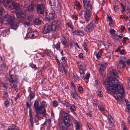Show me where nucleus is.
Here are the masks:
<instances>
[{
	"label": "nucleus",
	"instance_id": "f257e3e1",
	"mask_svg": "<svg viewBox=\"0 0 130 130\" xmlns=\"http://www.w3.org/2000/svg\"><path fill=\"white\" fill-rule=\"evenodd\" d=\"M103 84L105 86L107 93L118 94V95H117V100L122 97L124 93V89L123 86L119 83L117 80H115L112 77H109L103 82Z\"/></svg>",
	"mask_w": 130,
	"mask_h": 130
},
{
	"label": "nucleus",
	"instance_id": "f03ea898",
	"mask_svg": "<svg viewBox=\"0 0 130 130\" xmlns=\"http://www.w3.org/2000/svg\"><path fill=\"white\" fill-rule=\"evenodd\" d=\"M57 27L55 25L49 23L45 24L42 29V32L43 34L49 33L52 31H54L56 30Z\"/></svg>",
	"mask_w": 130,
	"mask_h": 130
},
{
	"label": "nucleus",
	"instance_id": "7ed1b4c3",
	"mask_svg": "<svg viewBox=\"0 0 130 130\" xmlns=\"http://www.w3.org/2000/svg\"><path fill=\"white\" fill-rule=\"evenodd\" d=\"M7 6L11 9H13L17 10H19L21 9V6L18 3H14L12 0H7Z\"/></svg>",
	"mask_w": 130,
	"mask_h": 130
},
{
	"label": "nucleus",
	"instance_id": "20e7f679",
	"mask_svg": "<svg viewBox=\"0 0 130 130\" xmlns=\"http://www.w3.org/2000/svg\"><path fill=\"white\" fill-rule=\"evenodd\" d=\"M17 17L20 22L25 25H28L30 23L25 21V14L22 11H20L16 13Z\"/></svg>",
	"mask_w": 130,
	"mask_h": 130
},
{
	"label": "nucleus",
	"instance_id": "39448f33",
	"mask_svg": "<svg viewBox=\"0 0 130 130\" xmlns=\"http://www.w3.org/2000/svg\"><path fill=\"white\" fill-rule=\"evenodd\" d=\"M38 107L39 108V110H37L36 113V117H38L39 119L42 118L43 119L42 117H40L41 115H42L43 117H45L46 116V110L45 108V105L44 104H41L40 106Z\"/></svg>",
	"mask_w": 130,
	"mask_h": 130
},
{
	"label": "nucleus",
	"instance_id": "423d86ee",
	"mask_svg": "<svg viewBox=\"0 0 130 130\" xmlns=\"http://www.w3.org/2000/svg\"><path fill=\"white\" fill-rule=\"evenodd\" d=\"M36 8L38 14L41 15L44 14L45 8L44 5L42 3L37 4L36 6Z\"/></svg>",
	"mask_w": 130,
	"mask_h": 130
},
{
	"label": "nucleus",
	"instance_id": "0eeeda50",
	"mask_svg": "<svg viewBox=\"0 0 130 130\" xmlns=\"http://www.w3.org/2000/svg\"><path fill=\"white\" fill-rule=\"evenodd\" d=\"M95 27V26L93 23V21H92L86 25L84 28L85 31L89 32L92 31Z\"/></svg>",
	"mask_w": 130,
	"mask_h": 130
},
{
	"label": "nucleus",
	"instance_id": "6e6552de",
	"mask_svg": "<svg viewBox=\"0 0 130 130\" xmlns=\"http://www.w3.org/2000/svg\"><path fill=\"white\" fill-rule=\"evenodd\" d=\"M13 18L10 15H6L3 18L2 23L5 24H10L13 21Z\"/></svg>",
	"mask_w": 130,
	"mask_h": 130
},
{
	"label": "nucleus",
	"instance_id": "1a4fd4ad",
	"mask_svg": "<svg viewBox=\"0 0 130 130\" xmlns=\"http://www.w3.org/2000/svg\"><path fill=\"white\" fill-rule=\"evenodd\" d=\"M11 71H9V74L10 77L9 79V82L10 83L13 84V86H12L11 85L10 86H11V88H12L14 89L17 87V86L15 84H14V83L17 82L18 79L17 77L15 78L13 75L11 74Z\"/></svg>",
	"mask_w": 130,
	"mask_h": 130
},
{
	"label": "nucleus",
	"instance_id": "9d476101",
	"mask_svg": "<svg viewBox=\"0 0 130 130\" xmlns=\"http://www.w3.org/2000/svg\"><path fill=\"white\" fill-rule=\"evenodd\" d=\"M46 16L47 19L48 20H52L54 18L55 15V12L54 9L51 8L49 12H46Z\"/></svg>",
	"mask_w": 130,
	"mask_h": 130
},
{
	"label": "nucleus",
	"instance_id": "9b49d317",
	"mask_svg": "<svg viewBox=\"0 0 130 130\" xmlns=\"http://www.w3.org/2000/svg\"><path fill=\"white\" fill-rule=\"evenodd\" d=\"M83 3L85 8L86 9V11L92 10V6L91 4H89L90 3L89 1L83 0Z\"/></svg>",
	"mask_w": 130,
	"mask_h": 130
},
{
	"label": "nucleus",
	"instance_id": "f8f14e48",
	"mask_svg": "<svg viewBox=\"0 0 130 130\" xmlns=\"http://www.w3.org/2000/svg\"><path fill=\"white\" fill-rule=\"evenodd\" d=\"M60 113L62 117L63 121L71 118L69 114L65 112L63 109L60 110Z\"/></svg>",
	"mask_w": 130,
	"mask_h": 130
},
{
	"label": "nucleus",
	"instance_id": "ddd939ff",
	"mask_svg": "<svg viewBox=\"0 0 130 130\" xmlns=\"http://www.w3.org/2000/svg\"><path fill=\"white\" fill-rule=\"evenodd\" d=\"M60 45V42L59 41L55 45L54 48H55L57 50L60 52V54H61L62 56H63L64 55L63 54V51L62 49H61Z\"/></svg>",
	"mask_w": 130,
	"mask_h": 130
},
{
	"label": "nucleus",
	"instance_id": "4468645a",
	"mask_svg": "<svg viewBox=\"0 0 130 130\" xmlns=\"http://www.w3.org/2000/svg\"><path fill=\"white\" fill-rule=\"evenodd\" d=\"M24 11H29V12L32 11V4L30 5L29 6L26 2L24 3Z\"/></svg>",
	"mask_w": 130,
	"mask_h": 130
},
{
	"label": "nucleus",
	"instance_id": "2eb2a0df",
	"mask_svg": "<svg viewBox=\"0 0 130 130\" xmlns=\"http://www.w3.org/2000/svg\"><path fill=\"white\" fill-rule=\"evenodd\" d=\"M91 12L92 10L86 11V12H85L84 14L85 19L87 22H89L90 21Z\"/></svg>",
	"mask_w": 130,
	"mask_h": 130
},
{
	"label": "nucleus",
	"instance_id": "dca6fc26",
	"mask_svg": "<svg viewBox=\"0 0 130 130\" xmlns=\"http://www.w3.org/2000/svg\"><path fill=\"white\" fill-rule=\"evenodd\" d=\"M105 64H100L99 65L100 68L99 70V74L103 76L104 74V71L106 69Z\"/></svg>",
	"mask_w": 130,
	"mask_h": 130
},
{
	"label": "nucleus",
	"instance_id": "f3484780",
	"mask_svg": "<svg viewBox=\"0 0 130 130\" xmlns=\"http://www.w3.org/2000/svg\"><path fill=\"white\" fill-rule=\"evenodd\" d=\"M4 28L3 27L0 28V35L5 37L6 36L7 34H9V30L6 29L3 30L2 29Z\"/></svg>",
	"mask_w": 130,
	"mask_h": 130
},
{
	"label": "nucleus",
	"instance_id": "a211bd4d",
	"mask_svg": "<svg viewBox=\"0 0 130 130\" xmlns=\"http://www.w3.org/2000/svg\"><path fill=\"white\" fill-rule=\"evenodd\" d=\"M63 122L64 125L68 127L73 125L72 123V121L71 118L63 121Z\"/></svg>",
	"mask_w": 130,
	"mask_h": 130
},
{
	"label": "nucleus",
	"instance_id": "6ab92c4d",
	"mask_svg": "<svg viewBox=\"0 0 130 130\" xmlns=\"http://www.w3.org/2000/svg\"><path fill=\"white\" fill-rule=\"evenodd\" d=\"M126 67L125 62V61L121 60L119 62V64L118 65V68H125Z\"/></svg>",
	"mask_w": 130,
	"mask_h": 130
},
{
	"label": "nucleus",
	"instance_id": "aec40b11",
	"mask_svg": "<svg viewBox=\"0 0 130 130\" xmlns=\"http://www.w3.org/2000/svg\"><path fill=\"white\" fill-rule=\"evenodd\" d=\"M103 50L102 49H101L100 51L98 53L95 52L94 54L95 55L96 58L98 59H99L101 57L102 55Z\"/></svg>",
	"mask_w": 130,
	"mask_h": 130
},
{
	"label": "nucleus",
	"instance_id": "412c9836",
	"mask_svg": "<svg viewBox=\"0 0 130 130\" xmlns=\"http://www.w3.org/2000/svg\"><path fill=\"white\" fill-rule=\"evenodd\" d=\"M41 23V20L39 18H37L35 19L34 21H33V25H40Z\"/></svg>",
	"mask_w": 130,
	"mask_h": 130
},
{
	"label": "nucleus",
	"instance_id": "4be33fe9",
	"mask_svg": "<svg viewBox=\"0 0 130 130\" xmlns=\"http://www.w3.org/2000/svg\"><path fill=\"white\" fill-rule=\"evenodd\" d=\"M11 23V27L12 29H16L18 28L19 25L18 23L17 22H14L13 21Z\"/></svg>",
	"mask_w": 130,
	"mask_h": 130
},
{
	"label": "nucleus",
	"instance_id": "5701e85b",
	"mask_svg": "<svg viewBox=\"0 0 130 130\" xmlns=\"http://www.w3.org/2000/svg\"><path fill=\"white\" fill-rule=\"evenodd\" d=\"M31 30V28H28V32L27 34L26 37L27 38H32V31L30 32Z\"/></svg>",
	"mask_w": 130,
	"mask_h": 130
},
{
	"label": "nucleus",
	"instance_id": "b1692460",
	"mask_svg": "<svg viewBox=\"0 0 130 130\" xmlns=\"http://www.w3.org/2000/svg\"><path fill=\"white\" fill-rule=\"evenodd\" d=\"M74 124L75 127V129L76 130H79L80 127L79 122L76 121L74 122Z\"/></svg>",
	"mask_w": 130,
	"mask_h": 130
},
{
	"label": "nucleus",
	"instance_id": "393cba45",
	"mask_svg": "<svg viewBox=\"0 0 130 130\" xmlns=\"http://www.w3.org/2000/svg\"><path fill=\"white\" fill-rule=\"evenodd\" d=\"M7 70V67L4 63L1 64L0 66V71H5Z\"/></svg>",
	"mask_w": 130,
	"mask_h": 130
},
{
	"label": "nucleus",
	"instance_id": "a878e982",
	"mask_svg": "<svg viewBox=\"0 0 130 130\" xmlns=\"http://www.w3.org/2000/svg\"><path fill=\"white\" fill-rule=\"evenodd\" d=\"M90 77V74L89 73H87L86 74L84 78L85 82L87 83L89 82V79Z\"/></svg>",
	"mask_w": 130,
	"mask_h": 130
},
{
	"label": "nucleus",
	"instance_id": "bb28decb",
	"mask_svg": "<svg viewBox=\"0 0 130 130\" xmlns=\"http://www.w3.org/2000/svg\"><path fill=\"white\" fill-rule=\"evenodd\" d=\"M108 119L110 124H112L113 125L114 124V122L112 116L111 115L109 116Z\"/></svg>",
	"mask_w": 130,
	"mask_h": 130
},
{
	"label": "nucleus",
	"instance_id": "cd10ccee",
	"mask_svg": "<svg viewBox=\"0 0 130 130\" xmlns=\"http://www.w3.org/2000/svg\"><path fill=\"white\" fill-rule=\"evenodd\" d=\"M39 102L38 101L36 100L34 103V106L35 108V111L36 112L37 110H39V108L38 107Z\"/></svg>",
	"mask_w": 130,
	"mask_h": 130
},
{
	"label": "nucleus",
	"instance_id": "c85d7f7f",
	"mask_svg": "<svg viewBox=\"0 0 130 130\" xmlns=\"http://www.w3.org/2000/svg\"><path fill=\"white\" fill-rule=\"evenodd\" d=\"M32 111H31V109H30L29 110V115L30 117L29 119L31 128L32 127Z\"/></svg>",
	"mask_w": 130,
	"mask_h": 130
},
{
	"label": "nucleus",
	"instance_id": "c756f323",
	"mask_svg": "<svg viewBox=\"0 0 130 130\" xmlns=\"http://www.w3.org/2000/svg\"><path fill=\"white\" fill-rule=\"evenodd\" d=\"M10 100L9 99L6 98V100L4 103V106L6 107H8L9 106L10 104Z\"/></svg>",
	"mask_w": 130,
	"mask_h": 130
},
{
	"label": "nucleus",
	"instance_id": "7c9ffc66",
	"mask_svg": "<svg viewBox=\"0 0 130 130\" xmlns=\"http://www.w3.org/2000/svg\"><path fill=\"white\" fill-rule=\"evenodd\" d=\"M111 74L114 76H117L118 75V73L117 71L115 69H113L111 72Z\"/></svg>",
	"mask_w": 130,
	"mask_h": 130
},
{
	"label": "nucleus",
	"instance_id": "2f4dec72",
	"mask_svg": "<svg viewBox=\"0 0 130 130\" xmlns=\"http://www.w3.org/2000/svg\"><path fill=\"white\" fill-rule=\"evenodd\" d=\"M74 4L78 8L80 9L82 7V5H80V3L78 1H76L74 3Z\"/></svg>",
	"mask_w": 130,
	"mask_h": 130
},
{
	"label": "nucleus",
	"instance_id": "473e14b6",
	"mask_svg": "<svg viewBox=\"0 0 130 130\" xmlns=\"http://www.w3.org/2000/svg\"><path fill=\"white\" fill-rule=\"evenodd\" d=\"M49 4L51 6H54L56 5L55 0H49Z\"/></svg>",
	"mask_w": 130,
	"mask_h": 130
},
{
	"label": "nucleus",
	"instance_id": "72a5a7b5",
	"mask_svg": "<svg viewBox=\"0 0 130 130\" xmlns=\"http://www.w3.org/2000/svg\"><path fill=\"white\" fill-rule=\"evenodd\" d=\"M34 71H36L37 72H38L39 70V68L38 66H37L36 65L33 64V70Z\"/></svg>",
	"mask_w": 130,
	"mask_h": 130
},
{
	"label": "nucleus",
	"instance_id": "f704fd0d",
	"mask_svg": "<svg viewBox=\"0 0 130 130\" xmlns=\"http://www.w3.org/2000/svg\"><path fill=\"white\" fill-rule=\"evenodd\" d=\"M61 42L64 46H66L67 44V41L65 38H63L61 40Z\"/></svg>",
	"mask_w": 130,
	"mask_h": 130
},
{
	"label": "nucleus",
	"instance_id": "c9c22d12",
	"mask_svg": "<svg viewBox=\"0 0 130 130\" xmlns=\"http://www.w3.org/2000/svg\"><path fill=\"white\" fill-rule=\"evenodd\" d=\"M77 31V32L78 35L83 36L84 35V32L82 30H78Z\"/></svg>",
	"mask_w": 130,
	"mask_h": 130
},
{
	"label": "nucleus",
	"instance_id": "e433bc0d",
	"mask_svg": "<svg viewBox=\"0 0 130 130\" xmlns=\"http://www.w3.org/2000/svg\"><path fill=\"white\" fill-rule=\"evenodd\" d=\"M98 109L101 111H104L105 110L103 105L101 104L98 106Z\"/></svg>",
	"mask_w": 130,
	"mask_h": 130
},
{
	"label": "nucleus",
	"instance_id": "4c0bfd02",
	"mask_svg": "<svg viewBox=\"0 0 130 130\" xmlns=\"http://www.w3.org/2000/svg\"><path fill=\"white\" fill-rule=\"evenodd\" d=\"M39 33L38 32L36 31H33V39L38 36Z\"/></svg>",
	"mask_w": 130,
	"mask_h": 130
},
{
	"label": "nucleus",
	"instance_id": "58836bf2",
	"mask_svg": "<svg viewBox=\"0 0 130 130\" xmlns=\"http://www.w3.org/2000/svg\"><path fill=\"white\" fill-rule=\"evenodd\" d=\"M129 40V38L126 37H124L123 38V40L124 41L123 42V43L124 45H127L126 41Z\"/></svg>",
	"mask_w": 130,
	"mask_h": 130
},
{
	"label": "nucleus",
	"instance_id": "ea45409f",
	"mask_svg": "<svg viewBox=\"0 0 130 130\" xmlns=\"http://www.w3.org/2000/svg\"><path fill=\"white\" fill-rule=\"evenodd\" d=\"M97 95L103 98V95L101 94L100 91L98 90L96 92Z\"/></svg>",
	"mask_w": 130,
	"mask_h": 130
},
{
	"label": "nucleus",
	"instance_id": "a19ab883",
	"mask_svg": "<svg viewBox=\"0 0 130 130\" xmlns=\"http://www.w3.org/2000/svg\"><path fill=\"white\" fill-rule=\"evenodd\" d=\"M69 109H70L71 110V112H72L73 111H74L76 110V108H75V106L73 105L72 106H70V107L69 108Z\"/></svg>",
	"mask_w": 130,
	"mask_h": 130
},
{
	"label": "nucleus",
	"instance_id": "79ce46f5",
	"mask_svg": "<svg viewBox=\"0 0 130 130\" xmlns=\"http://www.w3.org/2000/svg\"><path fill=\"white\" fill-rule=\"evenodd\" d=\"M87 43L86 42H85L84 43L83 45V47L84 50L86 51V52H87L88 51L87 48Z\"/></svg>",
	"mask_w": 130,
	"mask_h": 130
},
{
	"label": "nucleus",
	"instance_id": "37998d69",
	"mask_svg": "<svg viewBox=\"0 0 130 130\" xmlns=\"http://www.w3.org/2000/svg\"><path fill=\"white\" fill-rule=\"evenodd\" d=\"M87 126L89 129V130H92V129H94L92 125L89 123H87Z\"/></svg>",
	"mask_w": 130,
	"mask_h": 130
},
{
	"label": "nucleus",
	"instance_id": "c03bdc74",
	"mask_svg": "<svg viewBox=\"0 0 130 130\" xmlns=\"http://www.w3.org/2000/svg\"><path fill=\"white\" fill-rule=\"evenodd\" d=\"M121 127L123 128H126L127 127L126 124L124 121H123L121 124Z\"/></svg>",
	"mask_w": 130,
	"mask_h": 130
},
{
	"label": "nucleus",
	"instance_id": "a18cd8bd",
	"mask_svg": "<svg viewBox=\"0 0 130 130\" xmlns=\"http://www.w3.org/2000/svg\"><path fill=\"white\" fill-rule=\"evenodd\" d=\"M78 92L80 93H82L83 92V89L82 86H79L78 88Z\"/></svg>",
	"mask_w": 130,
	"mask_h": 130
},
{
	"label": "nucleus",
	"instance_id": "49530a36",
	"mask_svg": "<svg viewBox=\"0 0 130 130\" xmlns=\"http://www.w3.org/2000/svg\"><path fill=\"white\" fill-rule=\"evenodd\" d=\"M53 105L54 107H56L58 106V103L56 100H54L53 102Z\"/></svg>",
	"mask_w": 130,
	"mask_h": 130
},
{
	"label": "nucleus",
	"instance_id": "de8ad7c7",
	"mask_svg": "<svg viewBox=\"0 0 130 130\" xmlns=\"http://www.w3.org/2000/svg\"><path fill=\"white\" fill-rule=\"evenodd\" d=\"M52 52L50 50L46 51L45 52V53L46 54L47 56H50Z\"/></svg>",
	"mask_w": 130,
	"mask_h": 130
},
{
	"label": "nucleus",
	"instance_id": "09e8293b",
	"mask_svg": "<svg viewBox=\"0 0 130 130\" xmlns=\"http://www.w3.org/2000/svg\"><path fill=\"white\" fill-rule=\"evenodd\" d=\"M8 94L7 92H4L3 93V98L5 99L8 96Z\"/></svg>",
	"mask_w": 130,
	"mask_h": 130
},
{
	"label": "nucleus",
	"instance_id": "8fccbe9b",
	"mask_svg": "<svg viewBox=\"0 0 130 130\" xmlns=\"http://www.w3.org/2000/svg\"><path fill=\"white\" fill-rule=\"evenodd\" d=\"M77 66L79 67L78 68H81V67H83L82 63L81 61H78L77 62Z\"/></svg>",
	"mask_w": 130,
	"mask_h": 130
},
{
	"label": "nucleus",
	"instance_id": "3c124183",
	"mask_svg": "<svg viewBox=\"0 0 130 130\" xmlns=\"http://www.w3.org/2000/svg\"><path fill=\"white\" fill-rule=\"evenodd\" d=\"M65 104L64 105L66 106V107L68 109H69L71 105V104L68 102V103H65Z\"/></svg>",
	"mask_w": 130,
	"mask_h": 130
},
{
	"label": "nucleus",
	"instance_id": "603ef678",
	"mask_svg": "<svg viewBox=\"0 0 130 130\" xmlns=\"http://www.w3.org/2000/svg\"><path fill=\"white\" fill-rule=\"evenodd\" d=\"M32 15H29L27 18V20L31 22L32 21Z\"/></svg>",
	"mask_w": 130,
	"mask_h": 130
},
{
	"label": "nucleus",
	"instance_id": "864d4df0",
	"mask_svg": "<svg viewBox=\"0 0 130 130\" xmlns=\"http://www.w3.org/2000/svg\"><path fill=\"white\" fill-rule=\"evenodd\" d=\"M30 88L29 90H30L29 94V96L30 97V100H31L32 99V91L30 90Z\"/></svg>",
	"mask_w": 130,
	"mask_h": 130
},
{
	"label": "nucleus",
	"instance_id": "5fc2aeb1",
	"mask_svg": "<svg viewBox=\"0 0 130 130\" xmlns=\"http://www.w3.org/2000/svg\"><path fill=\"white\" fill-rule=\"evenodd\" d=\"M26 105L27 106L29 107V108L31 107L32 106V104H31V101L29 102H27L26 103Z\"/></svg>",
	"mask_w": 130,
	"mask_h": 130
},
{
	"label": "nucleus",
	"instance_id": "6e6d98bb",
	"mask_svg": "<svg viewBox=\"0 0 130 130\" xmlns=\"http://www.w3.org/2000/svg\"><path fill=\"white\" fill-rule=\"evenodd\" d=\"M11 130H15L16 128V126L14 124H12L11 127Z\"/></svg>",
	"mask_w": 130,
	"mask_h": 130
},
{
	"label": "nucleus",
	"instance_id": "4d7b16f0",
	"mask_svg": "<svg viewBox=\"0 0 130 130\" xmlns=\"http://www.w3.org/2000/svg\"><path fill=\"white\" fill-rule=\"evenodd\" d=\"M72 18L75 20H77L78 19V18L76 15H73L71 16Z\"/></svg>",
	"mask_w": 130,
	"mask_h": 130
},
{
	"label": "nucleus",
	"instance_id": "13d9d810",
	"mask_svg": "<svg viewBox=\"0 0 130 130\" xmlns=\"http://www.w3.org/2000/svg\"><path fill=\"white\" fill-rule=\"evenodd\" d=\"M79 72L80 74L85 73L84 72V71L83 70V69L80 68H79Z\"/></svg>",
	"mask_w": 130,
	"mask_h": 130
},
{
	"label": "nucleus",
	"instance_id": "bf43d9fd",
	"mask_svg": "<svg viewBox=\"0 0 130 130\" xmlns=\"http://www.w3.org/2000/svg\"><path fill=\"white\" fill-rule=\"evenodd\" d=\"M109 32L111 34H113L115 33L116 31L114 29H112L110 30Z\"/></svg>",
	"mask_w": 130,
	"mask_h": 130
},
{
	"label": "nucleus",
	"instance_id": "052dcab7",
	"mask_svg": "<svg viewBox=\"0 0 130 130\" xmlns=\"http://www.w3.org/2000/svg\"><path fill=\"white\" fill-rule=\"evenodd\" d=\"M2 85L4 88L6 89H7V84L6 83H2Z\"/></svg>",
	"mask_w": 130,
	"mask_h": 130
},
{
	"label": "nucleus",
	"instance_id": "680f3d73",
	"mask_svg": "<svg viewBox=\"0 0 130 130\" xmlns=\"http://www.w3.org/2000/svg\"><path fill=\"white\" fill-rule=\"evenodd\" d=\"M61 60L63 62H64L67 60V58L65 57H63L61 58Z\"/></svg>",
	"mask_w": 130,
	"mask_h": 130
},
{
	"label": "nucleus",
	"instance_id": "e2e57ef3",
	"mask_svg": "<svg viewBox=\"0 0 130 130\" xmlns=\"http://www.w3.org/2000/svg\"><path fill=\"white\" fill-rule=\"evenodd\" d=\"M59 7H58V9H59L58 11L59 12H60L61 11V9L62 8V6L60 4H59Z\"/></svg>",
	"mask_w": 130,
	"mask_h": 130
},
{
	"label": "nucleus",
	"instance_id": "0e129e2a",
	"mask_svg": "<svg viewBox=\"0 0 130 130\" xmlns=\"http://www.w3.org/2000/svg\"><path fill=\"white\" fill-rule=\"evenodd\" d=\"M99 83L98 79H97L95 80V85L97 86H99Z\"/></svg>",
	"mask_w": 130,
	"mask_h": 130
},
{
	"label": "nucleus",
	"instance_id": "69168bd1",
	"mask_svg": "<svg viewBox=\"0 0 130 130\" xmlns=\"http://www.w3.org/2000/svg\"><path fill=\"white\" fill-rule=\"evenodd\" d=\"M118 5H114L113 7V9L115 11H116L118 9Z\"/></svg>",
	"mask_w": 130,
	"mask_h": 130
},
{
	"label": "nucleus",
	"instance_id": "338daca9",
	"mask_svg": "<svg viewBox=\"0 0 130 130\" xmlns=\"http://www.w3.org/2000/svg\"><path fill=\"white\" fill-rule=\"evenodd\" d=\"M64 67V68H67L68 67V64H67V63L65 62L64 63H63V67Z\"/></svg>",
	"mask_w": 130,
	"mask_h": 130
},
{
	"label": "nucleus",
	"instance_id": "774afa93",
	"mask_svg": "<svg viewBox=\"0 0 130 130\" xmlns=\"http://www.w3.org/2000/svg\"><path fill=\"white\" fill-rule=\"evenodd\" d=\"M60 130H67V128L65 126H62L60 128Z\"/></svg>",
	"mask_w": 130,
	"mask_h": 130
}]
</instances>
